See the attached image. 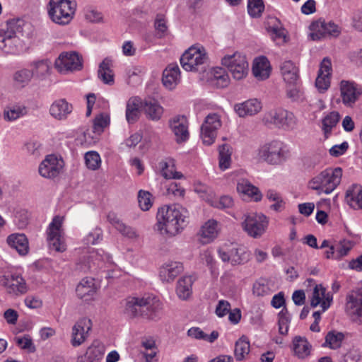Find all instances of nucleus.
Segmentation results:
<instances>
[{
    "mask_svg": "<svg viewBox=\"0 0 362 362\" xmlns=\"http://www.w3.org/2000/svg\"><path fill=\"white\" fill-rule=\"evenodd\" d=\"M340 100L346 107H353L362 94L361 89L354 81L341 80L339 83Z\"/></svg>",
    "mask_w": 362,
    "mask_h": 362,
    "instance_id": "15",
    "label": "nucleus"
},
{
    "mask_svg": "<svg viewBox=\"0 0 362 362\" xmlns=\"http://www.w3.org/2000/svg\"><path fill=\"white\" fill-rule=\"evenodd\" d=\"M84 160L86 167L90 170H96L99 169L101 165L100 156L95 151L86 153Z\"/></svg>",
    "mask_w": 362,
    "mask_h": 362,
    "instance_id": "52",
    "label": "nucleus"
},
{
    "mask_svg": "<svg viewBox=\"0 0 362 362\" xmlns=\"http://www.w3.org/2000/svg\"><path fill=\"white\" fill-rule=\"evenodd\" d=\"M200 259L203 264H206L209 269H211V273L215 272L216 262L214 257L212 251L209 250H204L200 254Z\"/></svg>",
    "mask_w": 362,
    "mask_h": 362,
    "instance_id": "58",
    "label": "nucleus"
},
{
    "mask_svg": "<svg viewBox=\"0 0 362 362\" xmlns=\"http://www.w3.org/2000/svg\"><path fill=\"white\" fill-rule=\"evenodd\" d=\"M309 36L313 40H320L327 37H336L341 33L339 27L332 21L317 20L310 25Z\"/></svg>",
    "mask_w": 362,
    "mask_h": 362,
    "instance_id": "12",
    "label": "nucleus"
},
{
    "mask_svg": "<svg viewBox=\"0 0 362 362\" xmlns=\"http://www.w3.org/2000/svg\"><path fill=\"white\" fill-rule=\"evenodd\" d=\"M92 328V321L88 317L79 319L72 327L71 344L77 347L83 344L88 337Z\"/></svg>",
    "mask_w": 362,
    "mask_h": 362,
    "instance_id": "18",
    "label": "nucleus"
},
{
    "mask_svg": "<svg viewBox=\"0 0 362 362\" xmlns=\"http://www.w3.org/2000/svg\"><path fill=\"white\" fill-rule=\"evenodd\" d=\"M82 66V57L74 51L62 52L54 62L55 69L61 74L78 71Z\"/></svg>",
    "mask_w": 362,
    "mask_h": 362,
    "instance_id": "13",
    "label": "nucleus"
},
{
    "mask_svg": "<svg viewBox=\"0 0 362 362\" xmlns=\"http://www.w3.org/2000/svg\"><path fill=\"white\" fill-rule=\"evenodd\" d=\"M257 156L259 159L269 165H277L286 160L287 150L282 141L273 140L259 146Z\"/></svg>",
    "mask_w": 362,
    "mask_h": 362,
    "instance_id": "5",
    "label": "nucleus"
},
{
    "mask_svg": "<svg viewBox=\"0 0 362 362\" xmlns=\"http://www.w3.org/2000/svg\"><path fill=\"white\" fill-rule=\"evenodd\" d=\"M123 303L124 313L130 317L141 315L146 309L147 318L156 320L162 309V303L160 300L152 296H129L124 299Z\"/></svg>",
    "mask_w": 362,
    "mask_h": 362,
    "instance_id": "2",
    "label": "nucleus"
},
{
    "mask_svg": "<svg viewBox=\"0 0 362 362\" xmlns=\"http://www.w3.org/2000/svg\"><path fill=\"white\" fill-rule=\"evenodd\" d=\"M181 81L180 70L177 64H170L163 72L162 82L163 86L173 90Z\"/></svg>",
    "mask_w": 362,
    "mask_h": 362,
    "instance_id": "26",
    "label": "nucleus"
},
{
    "mask_svg": "<svg viewBox=\"0 0 362 362\" xmlns=\"http://www.w3.org/2000/svg\"><path fill=\"white\" fill-rule=\"evenodd\" d=\"M344 339V335L342 332L335 330L329 331L325 336L323 346L337 349L341 347Z\"/></svg>",
    "mask_w": 362,
    "mask_h": 362,
    "instance_id": "43",
    "label": "nucleus"
},
{
    "mask_svg": "<svg viewBox=\"0 0 362 362\" xmlns=\"http://www.w3.org/2000/svg\"><path fill=\"white\" fill-rule=\"evenodd\" d=\"M194 279L191 276H184L180 278L176 286V293L181 300H187L192 293Z\"/></svg>",
    "mask_w": 362,
    "mask_h": 362,
    "instance_id": "37",
    "label": "nucleus"
},
{
    "mask_svg": "<svg viewBox=\"0 0 362 362\" xmlns=\"http://www.w3.org/2000/svg\"><path fill=\"white\" fill-rule=\"evenodd\" d=\"M143 109L146 117L153 121L159 120L163 114V107L154 98L145 99Z\"/></svg>",
    "mask_w": 362,
    "mask_h": 362,
    "instance_id": "32",
    "label": "nucleus"
},
{
    "mask_svg": "<svg viewBox=\"0 0 362 362\" xmlns=\"http://www.w3.org/2000/svg\"><path fill=\"white\" fill-rule=\"evenodd\" d=\"M345 309L354 320L362 317V287H356L347 293Z\"/></svg>",
    "mask_w": 362,
    "mask_h": 362,
    "instance_id": "17",
    "label": "nucleus"
},
{
    "mask_svg": "<svg viewBox=\"0 0 362 362\" xmlns=\"http://www.w3.org/2000/svg\"><path fill=\"white\" fill-rule=\"evenodd\" d=\"M269 225L267 217L262 213H248L244 216L242 227L247 234L259 238L266 232Z\"/></svg>",
    "mask_w": 362,
    "mask_h": 362,
    "instance_id": "11",
    "label": "nucleus"
},
{
    "mask_svg": "<svg viewBox=\"0 0 362 362\" xmlns=\"http://www.w3.org/2000/svg\"><path fill=\"white\" fill-rule=\"evenodd\" d=\"M221 115L216 112L209 113L201 127V138L206 145L214 143L217 131L221 127Z\"/></svg>",
    "mask_w": 362,
    "mask_h": 362,
    "instance_id": "14",
    "label": "nucleus"
},
{
    "mask_svg": "<svg viewBox=\"0 0 362 362\" xmlns=\"http://www.w3.org/2000/svg\"><path fill=\"white\" fill-rule=\"evenodd\" d=\"M293 351L296 355L300 358H305L310 355L311 345L308 340L301 337H296L293 341Z\"/></svg>",
    "mask_w": 362,
    "mask_h": 362,
    "instance_id": "41",
    "label": "nucleus"
},
{
    "mask_svg": "<svg viewBox=\"0 0 362 362\" xmlns=\"http://www.w3.org/2000/svg\"><path fill=\"white\" fill-rule=\"evenodd\" d=\"M0 286L5 292L14 297L22 296L28 291V286L22 275L10 271L0 272Z\"/></svg>",
    "mask_w": 362,
    "mask_h": 362,
    "instance_id": "9",
    "label": "nucleus"
},
{
    "mask_svg": "<svg viewBox=\"0 0 362 362\" xmlns=\"http://www.w3.org/2000/svg\"><path fill=\"white\" fill-rule=\"evenodd\" d=\"M270 35L272 40L278 45L286 42V31L282 28H272L270 30Z\"/></svg>",
    "mask_w": 362,
    "mask_h": 362,
    "instance_id": "61",
    "label": "nucleus"
},
{
    "mask_svg": "<svg viewBox=\"0 0 362 362\" xmlns=\"http://www.w3.org/2000/svg\"><path fill=\"white\" fill-rule=\"evenodd\" d=\"M221 62L235 80H242L248 74L249 64L247 57L240 52L225 54Z\"/></svg>",
    "mask_w": 362,
    "mask_h": 362,
    "instance_id": "8",
    "label": "nucleus"
},
{
    "mask_svg": "<svg viewBox=\"0 0 362 362\" xmlns=\"http://www.w3.org/2000/svg\"><path fill=\"white\" fill-rule=\"evenodd\" d=\"M19 36L11 35L10 33H0V49L6 53L18 54L23 49Z\"/></svg>",
    "mask_w": 362,
    "mask_h": 362,
    "instance_id": "24",
    "label": "nucleus"
},
{
    "mask_svg": "<svg viewBox=\"0 0 362 362\" xmlns=\"http://www.w3.org/2000/svg\"><path fill=\"white\" fill-rule=\"evenodd\" d=\"M64 165V160L61 158L50 154L47 156L40 163L38 171L43 177L54 178L60 174Z\"/></svg>",
    "mask_w": 362,
    "mask_h": 362,
    "instance_id": "16",
    "label": "nucleus"
},
{
    "mask_svg": "<svg viewBox=\"0 0 362 362\" xmlns=\"http://www.w3.org/2000/svg\"><path fill=\"white\" fill-rule=\"evenodd\" d=\"M30 71L33 73V78L39 79L44 78L49 74L51 68L50 62L47 59H42L33 62L31 64Z\"/></svg>",
    "mask_w": 362,
    "mask_h": 362,
    "instance_id": "42",
    "label": "nucleus"
},
{
    "mask_svg": "<svg viewBox=\"0 0 362 362\" xmlns=\"http://www.w3.org/2000/svg\"><path fill=\"white\" fill-rule=\"evenodd\" d=\"M183 265L180 262L169 260L159 269V277L163 282H173L182 272Z\"/></svg>",
    "mask_w": 362,
    "mask_h": 362,
    "instance_id": "23",
    "label": "nucleus"
},
{
    "mask_svg": "<svg viewBox=\"0 0 362 362\" xmlns=\"http://www.w3.org/2000/svg\"><path fill=\"white\" fill-rule=\"evenodd\" d=\"M343 175L340 167H329L313 176L308 182V188L318 194H329L340 185Z\"/></svg>",
    "mask_w": 362,
    "mask_h": 362,
    "instance_id": "3",
    "label": "nucleus"
},
{
    "mask_svg": "<svg viewBox=\"0 0 362 362\" xmlns=\"http://www.w3.org/2000/svg\"><path fill=\"white\" fill-rule=\"evenodd\" d=\"M349 148V144L347 141H344L340 144L333 146L329 148V153L333 157H339L344 154Z\"/></svg>",
    "mask_w": 362,
    "mask_h": 362,
    "instance_id": "63",
    "label": "nucleus"
},
{
    "mask_svg": "<svg viewBox=\"0 0 362 362\" xmlns=\"http://www.w3.org/2000/svg\"><path fill=\"white\" fill-rule=\"evenodd\" d=\"M73 107L65 99H58L52 103L49 108L50 115L59 120L65 119L72 112Z\"/></svg>",
    "mask_w": 362,
    "mask_h": 362,
    "instance_id": "30",
    "label": "nucleus"
},
{
    "mask_svg": "<svg viewBox=\"0 0 362 362\" xmlns=\"http://www.w3.org/2000/svg\"><path fill=\"white\" fill-rule=\"evenodd\" d=\"M254 76L263 81L268 78L272 72V66L268 59L264 56H259L255 58L252 68Z\"/></svg>",
    "mask_w": 362,
    "mask_h": 362,
    "instance_id": "28",
    "label": "nucleus"
},
{
    "mask_svg": "<svg viewBox=\"0 0 362 362\" xmlns=\"http://www.w3.org/2000/svg\"><path fill=\"white\" fill-rule=\"evenodd\" d=\"M280 71L284 81L288 85L296 84L299 78L298 68L293 62H284L281 64Z\"/></svg>",
    "mask_w": 362,
    "mask_h": 362,
    "instance_id": "34",
    "label": "nucleus"
},
{
    "mask_svg": "<svg viewBox=\"0 0 362 362\" xmlns=\"http://www.w3.org/2000/svg\"><path fill=\"white\" fill-rule=\"evenodd\" d=\"M162 175L166 179H181L183 175L175 169L174 160L168 159L159 163Z\"/></svg>",
    "mask_w": 362,
    "mask_h": 362,
    "instance_id": "39",
    "label": "nucleus"
},
{
    "mask_svg": "<svg viewBox=\"0 0 362 362\" xmlns=\"http://www.w3.org/2000/svg\"><path fill=\"white\" fill-rule=\"evenodd\" d=\"M262 103L256 98L249 99L234 105V110L240 117L253 116L261 111Z\"/></svg>",
    "mask_w": 362,
    "mask_h": 362,
    "instance_id": "25",
    "label": "nucleus"
},
{
    "mask_svg": "<svg viewBox=\"0 0 362 362\" xmlns=\"http://www.w3.org/2000/svg\"><path fill=\"white\" fill-rule=\"evenodd\" d=\"M282 119H281V124L279 129L291 131L296 128L298 124V119L296 115L290 111L283 110Z\"/></svg>",
    "mask_w": 362,
    "mask_h": 362,
    "instance_id": "48",
    "label": "nucleus"
},
{
    "mask_svg": "<svg viewBox=\"0 0 362 362\" xmlns=\"http://www.w3.org/2000/svg\"><path fill=\"white\" fill-rule=\"evenodd\" d=\"M333 301V295L327 292L325 287L322 284H316L313 288L312 296L310 297V305L313 308L320 306L322 312L326 311L332 305Z\"/></svg>",
    "mask_w": 362,
    "mask_h": 362,
    "instance_id": "21",
    "label": "nucleus"
},
{
    "mask_svg": "<svg viewBox=\"0 0 362 362\" xmlns=\"http://www.w3.org/2000/svg\"><path fill=\"white\" fill-rule=\"evenodd\" d=\"M286 90V95L293 101H300L303 99V93L298 87L295 85H289Z\"/></svg>",
    "mask_w": 362,
    "mask_h": 362,
    "instance_id": "62",
    "label": "nucleus"
},
{
    "mask_svg": "<svg viewBox=\"0 0 362 362\" xmlns=\"http://www.w3.org/2000/svg\"><path fill=\"white\" fill-rule=\"evenodd\" d=\"M264 10L262 0H248L247 12L252 17H259Z\"/></svg>",
    "mask_w": 362,
    "mask_h": 362,
    "instance_id": "54",
    "label": "nucleus"
},
{
    "mask_svg": "<svg viewBox=\"0 0 362 362\" xmlns=\"http://www.w3.org/2000/svg\"><path fill=\"white\" fill-rule=\"evenodd\" d=\"M32 78L33 73L28 69L18 70L13 75V81L16 85L22 88L28 85Z\"/></svg>",
    "mask_w": 362,
    "mask_h": 362,
    "instance_id": "51",
    "label": "nucleus"
},
{
    "mask_svg": "<svg viewBox=\"0 0 362 362\" xmlns=\"http://www.w3.org/2000/svg\"><path fill=\"white\" fill-rule=\"evenodd\" d=\"M210 202L211 206L220 209H229L233 206V199L228 195L222 196L218 199L211 200Z\"/></svg>",
    "mask_w": 362,
    "mask_h": 362,
    "instance_id": "57",
    "label": "nucleus"
},
{
    "mask_svg": "<svg viewBox=\"0 0 362 362\" xmlns=\"http://www.w3.org/2000/svg\"><path fill=\"white\" fill-rule=\"evenodd\" d=\"M24 23L21 20H11L7 23L6 30L4 33H10L11 35L19 36L23 32Z\"/></svg>",
    "mask_w": 362,
    "mask_h": 362,
    "instance_id": "59",
    "label": "nucleus"
},
{
    "mask_svg": "<svg viewBox=\"0 0 362 362\" xmlns=\"http://www.w3.org/2000/svg\"><path fill=\"white\" fill-rule=\"evenodd\" d=\"M290 323V317L288 315L286 309H283L279 313V332L282 335H286L288 333Z\"/></svg>",
    "mask_w": 362,
    "mask_h": 362,
    "instance_id": "56",
    "label": "nucleus"
},
{
    "mask_svg": "<svg viewBox=\"0 0 362 362\" xmlns=\"http://www.w3.org/2000/svg\"><path fill=\"white\" fill-rule=\"evenodd\" d=\"M110 123V117L107 114L101 113L98 115L93 121V132L98 134L103 132L104 129Z\"/></svg>",
    "mask_w": 362,
    "mask_h": 362,
    "instance_id": "53",
    "label": "nucleus"
},
{
    "mask_svg": "<svg viewBox=\"0 0 362 362\" xmlns=\"http://www.w3.org/2000/svg\"><path fill=\"white\" fill-rule=\"evenodd\" d=\"M250 351V344L248 339L244 336L240 337L235 344V357L238 361L243 360Z\"/></svg>",
    "mask_w": 362,
    "mask_h": 362,
    "instance_id": "47",
    "label": "nucleus"
},
{
    "mask_svg": "<svg viewBox=\"0 0 362 362\" xmlns=\"http://www.w3.org/2000/svg\"><path fill=\"white\" fill-rule=\"evenodd\" d=\"M207 62V52L205 48L200 45L191 46L180 58V64L187 71L203 70Z\"/></svg>",
    "mask_w": 362,
    "mask_h": 362,
    "instance_id": "6",
    "label": "nucleus"
},
{
    "mask_svg": "<svg viewBox=\"0 0 362 362\" xmlns=\"http://www.w3.org/2000/svg\"><path fill=\"white\" fill-rule=\"evenodd\" d=\"M221 231V223L215 219H209L200 228L197 235L202 244H209L214 242Z\"/></svg>",
    "mask_w": 362,
    "mask_h": 362,
    "instance_id": "20",
    "label": "nucleus"
},
{
    "mask_svg": "<svg viewBox=\"0 0 362 362\" xmlns=\"http://www.w3.org/2000/svg\"><path fill=\"white\" fill-rule=\"evenodd\" d=\"M96 289L94 279L85 278L77 285L76 292L79 298L84 301H89L94 298Z\"/></svg>",
    "mask_w": 362,
    "mask_h": 362,
    "instance_id": "29",
    "label": "nucleus"
},
{
    "mask_svg": "<svg viewBox=\"0 0 362 362\" xmlns=\"http://www.w3.org/2000/svg\"><path fill=\"white\" fill-rule=\"evenodd\" d=\"M237 190L244 198H248L255 202L261 200L262 197L259 189L247 180L242 179L238 181Z\"/></svg>",
    "mask_w": 362,
    "mask_h": 362,
    "instance_id": "31",
    "label": "nucleus"
},
{
    "mask_svg": "<svg viewBox=\"0 0 362 362\" xmlns=\"http://www.w3.org/2000/svg\"><path fill=\"white\" fill-rule=\"evenodd\" d=\"M141 100L139 97H132L127 102L125 117L129 124L134 123L139 118Z\"/></svg>",
    "mask_w": 362,
    "mask_h": 362,
    "instance_id": "38",
    "label": "nucleus"
},
{
    "mask_svg": "<svg viewBox=\"0 0 362 362\" xmlns=\"http://www.w3.org/2000/svg\"><path fill=\"white\" fill-rule=\"evenodd\" d=\"M218 255L223 262L240 265L247 262L251 257L249 249L241 245L225 243L218 249Z\"/></svg>",
    "mask_w": 362,
    "mask_h": 362,
    "instance_id": "7",
    "label": "nucleus"
},
{
    "mask_svg": "<svg viewBox=\"0 0 362 362\" xmlns=\"http://www.w3.org/2000/svg\"><path fill=\"white\" fill-rule=\"evenodd\" d=\"M76 6L75 0H49L47 11L52 22L66 25L74 18Z\"/></svg>",
    "mask_w": 362,
    "mask_h": 362,
    "instance_id": "4",
    "label": "nucleus"
},
{
    "mask_svg": "<svg viewBox=\"0 0 362 362\" xmlns=\"http://www.w3.org/2000/svg\"><path fill=\"white\" fill-rule=\"evenodd\" d=\"M63 222V216H56L52 218L46 230L49 246L59 252H63L66 250Z\"/></svg>",
    "mask_w": 362,
    "mask_h": 362,
    "instance_id": "10",
    "label": "nucleus"
},
{
    "mask_svg": "<svg viewBox=\"0 0 362 362\" xmlns=\"http://www.w3.org/2000/svg\"><path fill=\"white\" fill-rule=\"evenodd\" d=\"M139 206L143 211H148L153 204L152 195L148 191L140 190L138 193Z\"/></svg>",
    "mask_w": 362,
    "mask_h": 362,
    "instance_id": "55",
    "label": "nucleus"
},
{
    "mask_svg": "<svg viewBox=\"0 0 362 362\" xmlns=\"http://www.w3.org/2000/svg\"><path fill=\"white\" fill-rule=\"evenodd\" d=\"M213 80L215 85L218 88L228 86L230 83V78L226 71L221 67H216L212 71Z\"/></svg>",
    "mask_w": 362,
    "mask_h": 362,
    "instance_id": "50",
    "label": "nucleus"
},
{
    "mask_svg": "<svg viewBox=\"0 0 362 362\" xmlns=\"http://www.w3.org/2000/svg\"><path fill=\"white\" fill-rule=\"evenodd\" d=\"M344 201L354 210L362 209V186L358 184L349 186L346 190Z\"/></svg>",
    "mask_w": 362,
    "mask_h": 362,
    "instance_id": "27",
    "label": "nucleus"
},
{
    "mask_svg": "<svg viewBox=\"0 0 362 362\" xmlns=\"http://www.w3.org/2000/svg\"><path fill=\"white\" fill-rule=\"evenodd\" d=\"M341 119V115L338 111L332 110L325 113L322 119V131L325 138H328L333 129L336 127Z\"/></svg>",
    "mask_w": 362,
    "mask_h": 362,
    "instance_id": "35",
    "label": "nucleus"
},
{
    "mask_svg": "<svg viewBox=\"0 0 362 362\" xmlns=\"http://www.w3.org/2000/svg\"><path fill=\"white\" fill-rule=\"evenodd\" d=\"M189 216V211L180 205H164L156 214V229L162 235L175 237L187 226Z\"/></svg>",
    "mask_w": 362,
    "mask_h": 362,
    "instance_id": "1",
    "label": "nucleus"
},
{
    "mask_svg": "<svg viewBox=\"0 0 362 362\" xmlns=\"http://www.w3.org/2000/svg\"><path fill=\"white\" fill-rule=\"evenodd\" d=\"M354 246V242L348 239H343L336 243L334 247L337 260H341L347 256Z\"/></svg>",
    "mask_w": 362,
    "mask_h": 362,
    "instance_id": "49",
    "label": "nucleus"
},
{
    "mask_svg": "<svg viewBox=\"0 0 362 362\" xmlns=\"http://www.w3.org/2000/svg\"><path fill=\"white\" fill-rule=\"evenodd\" d=\"M233 148L228 144H223L218 147V165L221 170H226L230 167Z\"/></svg>",
    "mask_w": 362,
    "mask_h": 362,
    "instance_id": "40",
    "label": "nucleus"
},
{
    "mask_svg": "<svg viewBox=\"0 0 362 362\" xmlns=\"http://www.w3.org/2000/svg\"><path fill=\"white\" fill-rule=\"evenodd\" d=\"M27 114V109L22 105H13L7 107L4 112V117L6 120L12 122L23 117Z\"/></svg>",
    "mask_w": 362,
    "mask_h": 362,
    "instance_id": "44",
    "label": "nucleus"
},
{
    "mask_svg": "<svg viewBox=\"0 0 362 362\" xmlns=\"http://www.w3.org/2000/svg\"><path fill=\"white\" fill-rule=\"evenodd\" d=\"M105 351V346L101 341L94 340L84 354L78 356L76 362H101Z\"/></svg>",
    "mask_w": 362,
    "mask_h": 362,
    "instance_id": "22",
    "label": "nucleus"
},
{
    "mask_svg": "<svg viewBox=\"0 0 362 362\" xmlns=\"http://www.w3.org/2000/svg\"><path fill=\"white\" fill-rule=\"evenodd\" d=\"M6 241L8 245L16 249L19 255H25L28 252V240L24 234H11L8 236Z\"/></svg>",
    "mask_w": 362,
    "mask_h": 362,
    "instance_id": "36",
    "label": "nucleus"
},
{
    "mask_svg": "<svg viewBox=\"0 0 362 362\" xmlns=\"http://www.w3.org/2000/svg\"><path fill=\"white\" fill-rule=\"evenodd\" d=\"M118 232L124 237L132 240H136L139 238V233L136 228L127 226L124 223L122 224Z\"/></svg>",
    "mask_w": 362,
    "mask_h": 362,
    "instance_id": "60",
    "label": "nucleus"
},
{
    "mask_svg": "<svg viewBox=\"0 0 362 362\" xmlns=\"http://www.w3.org/2000/svg\"><path fill=\"white\" fill-rule=\"evenodd\" d=\"M170 128L178 142L186 141L188 139L187 122L185 117H175L170 122Z\"/></svg>",
    "mask_w": 362,
    "mask_h": 362,
    "instance_id": "33",
    "label": "nucleus"
},
{
    "mask_svg": "<svg viewBox=\"0 0 362 362\" xmlns=\"http://www.w3.org/2000/svg\"><path fill=\"white\" fill-rule=\"evenodd\" d=\"M332 66L331 60L325 57L320 64L317 76L315 79V87L320 93L326 92L331 84Z\"/></svg>",
    "mask_w": 362,
    "mask_h": 362,
    "instance_id": "19",
    "label": "nucleus"
},
{
    "mask_svg": "<svg viewBox=\"0 0 362 362\" xmlns=\"http://www.w3.org/2000/svg\"><path fill=\"white\" fill-rule=\"evenodd\" d=\"M284 109H273L266 112L262 117V122L266 125L274 126L279 129L281 119H282V112Z\"/></svg>",
    "mask_w": 362,
    "mask_h": 362,
    "instance_id": "46",
    "label": "nucleus"
},
{
    "mask_svg": "<svg viewBox=\"0 0 362 362\" xmlns=\"http://www.w3.org/2000/svg\"><path fill=\"white\" fill-rule=\"evenodd\" d=\"M361 352L358 349L349 350L343 356L341 362H360Z\"/></svg>",
    "mask_w": 362,
    "mask_h": 362,
    "instance_id": "64",
    "label": "nucleus"
},
{
    "mask_svg": "<svg viewBox=\"0 0 362 362\" xmlns=\"http://www.w3.org/2000/svg\"><path fill=\"white\" fill-rule=\"evenodd\" d=\"M98 77L106 84L114 83V74L111 69V61L105 59L100 64Z\"/></svg>",
    "mask_w": 362,
    "mask_h": 362,
    "instance_id": "45",
    "label": "nucleus"
}]
</instances>
